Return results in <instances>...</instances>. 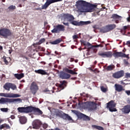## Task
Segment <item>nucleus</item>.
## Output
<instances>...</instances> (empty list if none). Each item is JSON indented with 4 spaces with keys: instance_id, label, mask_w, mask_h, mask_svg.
<instances>
[{
    "instance_id": "obj_23",
    "label": "nucleus",
    "mask_w": 130,
    "mask_h": 130,
    "mask_svg": "<svg viewBox=\"0 0 130 130\" xmlns=\"http://www.w3.org/2000/svg\"><path fill=\"white\" fill-rule=\"evenodd\" d=\"M67 85H68V82L66 80H63L60 81V84H59V87L62 90H63L64 88L67 87Z\"/></svg>"
},
{
    "instance_id": "obj_38",
    "label": "nucleus",
    "mask_w": 130,
    "mask_h": 130,
    "mask_svg": "<svg viewBox=\"0 0 130 130\" xmlns=\"http://www.w3.org/2000/svg\"><path fill=\"white\" fill-rule=\"evenodd\" d=\"M15 77L16 79H18V80H21L22 78H24V74L21 73V74H17L15 75Z\"/></svg>"
},
{
    "instance_id": "obj_17",
    "label": "nucleus",
    "mask_w": 130,
    "mask_h": 130,
    "mask_svg": "<svg viewBox=\"0 0 130 130\" xmlns=\"http://www.w3.org/2000/svg\"><path fill=\"white\" fill-rule=\"evenodd\" d=\"M79 12L80 13H91L92 9H88L87 7L85 6H81L79 9Z\"/></svg>"
},
{
    "instance_id": "obj_4",
    "label": "nucleus",
    "mask_w": 130,
    "mask_h": 130,
    "mask_svg": "<svg viewBox=\"0 0 130 130\" xmlns=\"http://www.w3.org/2000/svg\"><path fill=\"white\" fill-rule=\"evenodd\" d=\"M18 101H22L21 99H9L2 98L0 99V104H6V103H13V102H18Z\"/></svg>"
},
{
    "instance_id": "obj_44",
    "label": "nucleus",
    "mask_w": 130,
    "mask_h": 130,
    "mask_svg": "<svg viewBox=\"0 0 130 130\" xmlns=\"http://www.w3.org/2000/svg\"><path fill=\"white\" fill-rule=\"evenodd\" d=\"M1 111H3V112H8V111L9 110V109L8 108H1Z\"/></svg>"
},
{
    "instance_id": "obj_34",
    "label": "nucleus",
    "mask_w": 130,
    "mask_h": 130,
    "mask_svg": "<svg viewBox=\"0 0 130 130\" xmlns=\"http://www.w3.org/2000/svg\"><path fill=\"white\" fill-rule=\"evenodd\" d=\"M130 28V25H127V26H123V28L121 29V32L122 33H124L125 34V32H126V30L127 29H129Z\"/></svg>"
},
{
    "instance_id": "obj_63",
    "label": "nucleus",
    "mask_w": 130,
    "mask_h": 130,
    "mask_svg": "<svg viewBox=\"0 0 130 130\" xmlns=\"http://www.w3.org/2000/svg\"><path fill=\"white\" fill-rule=\"evenodd\" d=\"M94 64H96V63H97V61L96 60L94 61Z\"/></svg>"
},
{
    "instance_id": "obj_41",
    "label": "nucleus",
    "mask_w": 130,
    "mask_h": 130,
    "mask_svg": "<svg viewBox=\"0 0 130 130\" xmlns=\"http://www.w3.org/2000/svg\"><path fill=\"white\" fill-rule=\"evenodd\" d=\"M8 10H10V11H11L12 10H16V6L11 5L8 7Z\"/></svg>"
},
{
    "instance_id": "obj_19",
    "label": "nucleus",
    "mask_w": 130,
    "mask_h": 130,
    "mask_svg": "<svg viewBox=\"0 0 130 130\" xmlns=\"http://www.w3.org/2000/svg\"><path fill=\"white\" fill-rule=\"evenodd\" d=\"M63 17L64 19L68 20V21L70 22V23L75 20V17H74V16L68 13L63 14Z\"/></svg>"
},
{
    "instance_id": "obj_8",
    "label": "nucleus",
    "mask_w": 130,
    "mask_h": 130,
    "mask_svg": "<svg viewBox=\"0 0 130 130\" xmlns=\"http://www.w3.org/2000/svg\"><path fill=\"white\" fill-rule=\"evenodd\" d=\"M98 54L99 56H101V57H103V58L112 57V52L111 51L104 52L101 51L98 52Z\"/></svg>"
},
{
    "instance_id": "obj_61",
    "label": "nucleus",
    "mask_w": 130,
    "mask_h": 130,
    "mask_svg": "<svg viewBox=\"0 0 130 130\" xmlns=\"http://www.w3.org/2000/svg\"><path fill=\"white\" fill-rule=\"evenodd\" d=\"M55 54H58V53L56 51H55Z\"/></svg>"
},
{
    "instance_id": "obj_51",
    "label": "nucleus",
    "mask_w": 130,
    "mask_h": 130,
    "mask_svg": "<svg viewBox=\"0 0 130 130\" xmlns=\"http://www.w3.org/2000/svg\"><path fill=\"white\" fill-rule=\"evenodd\" d=\"M126 45H127L128 47H130V41H128L126 42Z\"/></svg>"
},
{
    "instance_id": "obj_49",
    "label": "nucleus",
    "mask_w": 130,
    "mask_h": 130,
    "mask_svg": "<svg viewBox=\"0 0 130 130\" xmlns=\"http://www.w3.org/2000/svg\"><path fill=\"white\" fill-rule=\"evenodd\" d=\"M125 93L128 95V96H129L130 95V90H125Z\"/></svg>"
},
{
    "instance_id": "obj_15",
    "label": "nucleus",
    "mask_w": 130,
    "mask_h": 130,
    "mask_svg": "<svg viewBox=\"0 0 130 130\" xmlns=\"http://www.w3.org/2000/svg\"><path fill=\"white\" fill-rule=\"evenodd\" d=\"M42 124L41 121L39 120H35L32 122L33 128L36 129H38L40 128V126Z\"/></svg>"
},
{
    "instance_id": "obj_11",
    "label": "nucleus",
    "mask_w": 130,
    "mask_h": 130,
    "mask_svg": "<svg viewBox=\"0 0 130 130\" xmlns=\"http://www.w3.org/2000/svg\"><path fill=\"white\" fill-rule=\"evenodd\" d=\"M70 24H72L74 26H84V25H89V24H91V21H80L78 22L75 20H72Z\"/></svg>"
},
{
    "instance_id": "obj_39",
    "label": "nucleus",
    "mask_w": 130,
    "mask_h": 130,
    "mask_svg": "<svg viewBox=\"0 0 130 130\" xmlns=\"http://www.w3.org/2000/svg\"><path fill=\"white\" fill-rule=\"evenodd\" d=\"M81 96H83V97H85L84 99V100L86 101V100H87V99L86 98H90V97H91V95H89V94H86L85 93H81L80 94Z\"/></svg>"
},
{
    "instance_id": "obj_33",
    "label": "nucleus",
    "mask_w": 130,
    "mask_h": 130,
    "mask_svg": "<svg viewBox=\"0 0 130 130\" xmlns=\"http://www.w3.org/2000/svg\"><path fill=\"white\" fill-rule=\"evenodd\" d=\"M44 42H45V39L44 38L41 39L39 41V42L33 44V46H34L35 47H36V45H40V44H42V43H43Z\"/></svg>"
},
{
    "instance_id": "obj_58",
    "label": "nucleus",
    "mask_w": 130,
    "mask_h": 130,
    "mask_svg": "<svg viewBox=\"0 0 130 130\" xmlns=\"http://www.w3.org/2000/svg\"><path fill=\"white\" fill-rule=\"evenodd\" d=\"M124 63H125V64L127 65V64H128V62H127V61H125Z\"/></svg>"
},
{
    "instance_id": "obj_55",
    "label": "nucleus",
    "mask_w": 130,
    "mask_h": 130,
    "mask_svg": "<svg viewBox=\"0 0 130 130\" xmlns=\"http://www.w3.org/2000/svg\"><path fill=\"white\" fill-rule=\"evenodd\" d=\"M127 22H130V15L129 16V17L128 18H127Z\"/></svg>"
},
{
    "instance_id": "obj_46",
    "label": "nucleus",
    "mask_w": 130,
    "mask_h": 130,
    "mask_svg": "<svg viewBox=\"0 0 130 130\" xmlns=\"http://www.w3.org/2000/svg\"><path fill=\"white\" fill-rule=\"evenodd\" d=\"M84 45L85 46H92V45H91L89 42L84 44Z\"/></svg>"
},
{
    "instance_id": "obj_54",
    "label": "nucleus",
    "mask_w": 130,
    "mask_h": 130,
    "mask_svg": "<svg viewBox=\"0 0 130 130\" xmlns=\"http://www.w3.org/2000/svg\"><path fill=\"white\" fill-rule=\"evenodd\" d=\"M92 28H93V29H98L97 28V25H94L92 26Z\"/></svg>"
},
{
    "instance_id": "obj_7",
    "label": "nucleus",
    "mask_w": 130,
    "mask_h": 130,
    "mask_svg": "<svg viewBox=\"0 0 130 130\" xmlns=\"http://www.w3.org/2000/svg\"><path fill=\"white\" fill-rule=\"evenodd\" d=\"M115 106H116V103L114 102V101H110L107 104V108L111 112H116L117 111V109L115 108Z\"/></svg>"
},
{
    "instance_id": "obj_20",
    "label": "nucleus",
    "mask_w": 130,
    "mask_h": 130,
    "mask_svg": "<svg viewBox=\"0 0 130 130\" xmlns=\"http://www.w3.org/2000/svg\"><path fill=\"white\" fill-rule=\"evenodd\" d=\"M78 117L79 118H81L82 119H83L85 121H89V120H90V117L82 113H80L79 114H78Z\"/></svg>"
},
{
    "instance_id": "obj_47",
    "label": "nucleus",
    "mask_w": 130,
    "mask_h": 130,
    "mask_svg": "<svg viewBox=\"0 0 130 130\" xmlns=\"http://www.w3.org/2000/svg\"><path fill=\"white\" fill-rule=\"evenodd\" d=\"M78 38H79V37H78L77 35H74L73 36V39H78Z\"/></svg>"
},
{
    "instance_id": "obj_50",
    "label": "nucleus",
    "mask_w": 130,
    "mask_h": 130,
    "mask_svg": "<svg viewBox=\"0 0 130 130\" xmlns=\"http://www.w3.org/2000/svg\"><path fill=\"white\" fill-rule=\"evenodd\" d=\"M21 57H23V58H25V59H26V60H28V59H29V58H28V57H26L24 55H22Z\"/></svg>"
},
{
    "instance_id": "obj_25",
    "label": "nucleus",
    "mask_w": 130,
    "mask_h": 130,
    "mask_svg": "<svg viewBox=\"0 0 130 130\" xmlns=\"http://www.w3.org/2000/svg\"><path fill=\"white\" fill-rule=\"evenodd\" d=\"M61 118H62L63 119H64L65 120H72V117L69 115L68 114H66L63 112V114H62V117Z\"/></svg>"
},
{
    "instance_id": "obj_40",
    "label": "nucleus",
    "mask_w": 130,
    "mask_h": 130,
    "mask_svg": "<svg viewBox=\"0 0 130 130\" xmlns=\"http://www.w3.org/2000/svg\"><path fill=\"white\" fill-rule=\"evenodd\" d=\"M3 61H4V62H5V64L8 66V64H9V61H8V59H7V57H6L5 56H3Z\"/></svg>"
},
{
    "instance_id": "obj_9",
    "label": "nucleus",
    "mask_w": 130,
    "mask_h": 130,
    "mask_svg": "<svg viewBox=\"0 0 130 130\" xmlns=\"http://www.w3.org/2000/svg\"><path fill=\"white\" fill-rule=\"evenodd\" d=\"M30 90L31 94L36 95V93L38 92L39 90V87L37 85V83L35 82H32L30 85Z\"/></svg>"
},
{
    "instance_id": "obj_30",
    "label": "nucleus",
    "mask_w": 130,
    "mask_h": 130,
    "mask_svg": "<svg viewBox=\"0 0 130 130\" xmlns=\"http://www.w3.org/2000/svg\"><path fill=\"white\" fill-rule=\"evenodd\" d=\"M66 73H68V74H71V75H78V73L72 70H70L68 68H66L64 70Z\"/></svg>"
},
{
    "instance_id": "obj_64",
    "label": "nucleus",
    "mask_w": 130,
    "mask_h": 130,
    "mask_svg": "<svg viewBox=\"0 0 130 130\" xmlns=\"http://www.w3.org/2000/svg\"><path fill=\"white\" fill-rule=\"evenodd\" d=\"M75 62H78V60H75Z\"/></svg>"
},
{
    "instance_id": "obj_32",
    "label": "nucleus",
    "mask_w": 130,
    "mask_h": 130,
    "mask_svg": "<svg viewBox=\"0 0 130 130\" xmlns=\"http://www.w3.org/2000/svg\"><path fill=\"white\" fill-rule=\"evenodd\" d=\"M10 125L8 124H3L0 126V129H9L10 128Z\"/></svg>"
},
{
    "instance_id": "obj_52",
    "label": "nucleus",
    "mask_w": 130,
    "mask_h": 130,
    "mask_svg": "<svg viewBox=\"0 0 130 130\" xmlns=\"http://www.w3.org/2000/svg\"><path fill=\"white\" fill-rule=\"evenodd\" d=\"M63 25H65V26H69V23L68 22H63Z\"/></svg>"
},
{
    "instance_id": "obj_59",
    "label": "nucleus",
    "mask_w": 130,
    "mask_h": 130,
    "mask_svg": "<svg viewBox=\"0 0 130 130\" xmlns=\"http://www.w3.org/2000/svg\"><path fill=\"white\" fill-rule=\"evenodd\" d=\"M127 103L128 104H130V100H127Z\"/></svg>"
},
{
    "instance_id": "obj_48",
    "label": "nucleus",
    "mask_w": 130,
    "mask_h": 130,
    "mask_svg": "<svg viewBox=\"0 0 130 130\" xmlns=\"http://www.w3.org/2000/svg\"><path fill=\"white\" fill-rule=\"evenodd\" d=\"M48 127V125H47V124H44L43 125V128H47Z\"/></svg>"
},
{
    "instance_id": "obj_13",
    "label": "nucleus",
    "mask_w": 130,
    "mask_h": 130,
    "mask_svg": "<svg viewBox=\"0 0 130 130\" xmlns=\"http://www.w3.org/2000/svg\"><path fill=\"white\" fill-rule=\"evenodd\" d=\"M124 76V71L120 70L113 74L112 77L114 79H120Z\"/></svg>"
},
{
    "instance_id": "obj_16",
    "label": "nucleus",
    "mask_w": 130,
    "mask_h": 130,
    "mask_svg": "<svg viewBox=\"0 0 130 130\" xmlns=\"http://www.w3.org/2000/svg\"><path fill=\"white\" fill-rule=\"evenodd\" d=\"M111 18L113 19V20H115V23H116V24H118V23H119V20H120L122 19V17L116 14H112Z\"/></svg>"
},
{
    "instance_id": "obj_35",
    "label": "nucleus",
    "mask_w": 130,
    "mask_h": 130,
    "mask_svg": "<svg viewBox=\"0 0 130 130\" xmlns=\"http://www.w3.org/2000/svg\"><path fill=\"white\" fill-rule=\"evenodd\" d=\"M77 4L78 5H82V7H85L86 8L88 7V3L85 1H78Z\"/></svg>"
},
{
    "instance_id": "obj_45",
    "label": "nucleus",
    "mask_w": 130,
    "mask_h": 130,
    "mask_svg": "<svg viewBox=\"0 0 130 130\" xmlns=\"http://www.w3.org/2000/svg\"><path fill=\"white\" fill-rule=\"evenodd\" d=\"M125 78L126 79L130 78V73H126L125 75Z\"/></svg>"
},
{
    "instance_id": "obj_42",
    "label": "nucleus",
    "mask_w": 130,
    "mask_h": 130,
    "mask_svg": "<svg viewBox=\"0 0 130 130\" xmlns=\"http://www.w3.org/2000/svg\"><path fill=\"white\" fill-rule=\"evenodd\" d=\"M97 5L95 4H90L89 9H91L92 11H93V9H94V8H97Z\"/></svg>"
},
{
    "instance_id": "obj_29",
    "label": "nucleus",
    "mask_w": 130,
    "mask_h": 130,
    "mask_svg": "<svg viewBox=\"0 0 130 130\" xmlns=\"http://www.w3.org/2000/svg\"><path fill=\"white\" fill-rule=\"evenodd\" d=\"M62 41V39L59 38L54 41L51 42L50 43L53 45H55L56 44H59V43H60V42H61Z\"/></svg>"
},
{
    "instance_id": "obj_12",
    "label": "nucleus",
    "mask_w": 130,
    "mask_h": 130,
    "mask_svg": "<svg viewBox=\"0 0 130 130\" xmlns=\"http://www.w3.org/2000/svg\"><path fill=\"white\" fill-rule=\"evenodd\" d=\"M0 96L1 97H6L7 98H17V97H21V95L18 94L6 93H0Z\"/></svg>"
},
{
    "instance_id": "obj_3",
    "label": "nucleus",
    "mask_w": 130,
    "mask_h": 130,
    "mask_svg": "<svg viewBox=\"0 0 130 130\" xmlns=\"http://www.w3.org/2000/svg\"><path fill=\"white\" fill-rule=\"evenodd\" d=\"M13 35V32L9 28H3L0 29V36L4 38H7Z\"/></svg>"
},
{
    "instance_id": "obj_36",
    "label": "nucleus",
    "mask_w": 130,
    "mask_h": 130,
    "mask_svg": "<svg viewBox=\"0 0 130 130\" xmlns=\"http://www.w3.org/2000/svg\"><path fill=\"white\" fill-rule=\"evenodd\" d=\"M91 127L93 128V129H98V130H104V128L101 126H98L96 125H92Z\"/></svg>"
},
{
    "instance_id": "obj_43",
    "label": "nucleus",
    "mask_w": 130,
    "mask_h": 130,
    "mask_svg": "<svg viewBox=\"0 0 130 130\" xmlns=\"http://www.w3.org/2000/svg\"><path fill=\"white\" fill-rule=\"evenodd\" d=\"M101 89L102 91V92H107V89H106V88L104 87V86H102L101 87Z\"/></svg>"
},
{
    "instance_id": "obj_53",
    "label": "nucleus",
    "mask_w": 130,
    "mask_h": 130,
    "mask_svg": "<svg viewBox=\"0 0 130 130\" xmlns=\"http://www.w3.org/2000/svg\"><path fill=\"white\" fill-rule=\"evenodd\" d=\"M11 119H15V117L14 115H11Z\"/></svg>"
},
{
    "instance_id": "obj_21",
    "label": "nucleus",
    "mask_w": 130,
    "mask_h": 130,
    "mask_svg": "<svg viewBox=\"0 0 130 130\" xmlns=\"http://www.w3.org/2000/svg\"><path fill=\"white\" fill-rule=\"evenodd\" d=\"M121 111H122V112L125 114H128L130 112V105H127L124 106L123 108L121 109Z\"/></svg>"
},
{
    "instance_id": "obj_37",
    "label": "nucleus",
    "mask_w": 130,
    "mask_h": 130,
    "mask_svg": "<svg viewBox=\"0 0 130 130\" xmlns=\"http://www.w3.org/2000/svg\"><path fill=\"white\" fill-rule=\"evenodd\" d=\"M63 113V112L61 111H57L55 112V115H56V116H57L58 117H60V118H61Z\"/></svg>"
},
{
    "instance_id": "obj_10",
    "label": "nucleus",
    "mask_w": 130,
    "mask_h": 130,
    "mask_svg": "<svg viewBox=\"0 0 130 130\" xmlns=\"http://www.w3.org/2000/svg\"><path fill=\"white\" fill-rule=\"evenodd\" d=\"M3 88L7 91H10V89H12V90H16V89H17V86L13 83L7 82L3 86Z\"/></svg>"
},
{
    "instance_id": "obj_26",
    "label": "nucleus",
    "mask_w": 130,
    "mask_h": 130,
    "mask_svg": "<svg viewBox=\"0 0 130 130\" xmlns=\"http://www.w3.org/2000/svg\"><path fill=\"white\" fill-rule=\"evenodd\" d=\"M107 28H108V31L109 32H110V31H112L114 29H115L116 28V25L113 24H109L107 25Z\"/></svg>"
},
{
    "instance_id": "obj_27",
    "label": "nucleus",
    "mask_w": 130,
    "mask_h": 130,
    "mask_svg": "<svg viewBox=\"0 0 130 130\" xmlns=\"http://www.w3.org/2000/svg\"><path fill=\"white\" fill-rule=\"evenodd\" d=\"M19 121L21 124H25L27 122V118L25 116H21L19 118Z\"/></svg>"
},
{
    "instance_id": "obj_22",
    "label": "nucleus",
    "mask_w": 130,
    "mask_h": 130,
    "mask_svg": "<svg viewBox=\"0 0 130 130\" xmlns=\"http://www.w3.org/2000/svg\"><path fill=\"white\" fill-rule=\"evenodd\" d=\"M60 78L62 79L68 80L71 78V75L64 72H62L60 74Z\"/></svg>"
},
{
    "instance_id": "obj_6",
    "label": "nucleus",
    "mask_w": 130,
    "mask_h": 130,
    "mask_svg": "<svg viewBox=\"0 0 130 130\" xmlns=\"http://www.w3.org/2000/svg\"><path fill=\"white\" fill-rule=\"evenodd\" d=\"M62 0H47L44 5H43L41 8H37V10H47V8L51 5V4H54V3H57L58 2H61Z\"/></svg>"
},
{
    "instance_id": "obj_24",
    "label": "nucleus",
    "mask_w": 130,
    "mask_h": 130,
    "mask_svg": "<svg viewBox=\"0 0 130 130\" xmlns=\"http://www.w3.org/2000/svg\"><path fill=\"white\" fill-rule=\"evenodd\" d=\"M35 72H36V74H39L40 75H47V76H49V74H48L47 72H45V70H43L42 69L35 70Z\"/></svg>"
},
{
    "instance_id": "obj_2",
    "label": "nucleus",
    "mask_w": 130,
    "mask_h": 130,
    "mask_svg": "<svg viewBox=\"0 0 130 130\" xmlns=\"http://www.w3.org/2000/svg\"><path fill=\"white\" fill-rule=\"evenodd\" d=\"M82 106L88 110H95L97 109V104L94 102H86L82 103Z\"/></svg>"
},
{
    "instance_id": "obj_60",
    "label": "nucleus",
    "mask_w": 130,
    "mask_h": 130,
    "mask_svg": "<svg viewBox=\"0 0 130 130\" xmlns=\"http://www.w3.org/2000/svg\"><path fill=\"white\" fill-rule=\"evenodd\" d=\"M3 49V46H0V50H2Z\"/></svg>"
},
{
    "instance_id": "obj_31",
    "label": "nucleus",
    "mask_w": 130,
    "mask_h": 130,
    "mask_svg": "<svg viewBox=\"0 0 130 130\" xmlns=\"http://www.w3.org/2000/svg\"><path fill=\"white\" fill-rule=\"evenodd\" d=\"M100 32H101V33H107V32H109L107 25L101 28Z\"/></svg>"
},
{
    "instance_id": "obj_18",
    "label": "nucleus",
    "mask_w": 130,
    "mask_h": 130,
    "mask_svg": "<svg viewBox=\"0 0 130 130\" xmlns=\"http://www.w3.org/2000/svg\"><path fill=\"white\" fill-rule=\"evenodd\" d=\"M114 87L115 90L117 92H122V91H125V89L120 84H115Z\"/></svg>"
},
{
    "instance_id": "obj_62",
    "label": "nucleus",
    "mask_w": 130,
    "mask_h": 130,
    "mask_svg": "<svg viewBox=\"0 0 130 130\" xmlns=\"http://www.w3.org/2000/svg\"><path fill=\"white\" fill-rule=\"evenodd\" d=\"M19 8H22V6L21 4H20V5H19Z\"/></svg>"
},
{
    "instance_id": "obj_5",
    "label": "nucleus",
    "mask_w": 130,
    "mask_h": 130,
    "mask_svg": "<svg viewBox=\"0 0 130 130\" xmlns=\"http://www.w3.org/2000/svg\"><path fill=\"white\" fill-rule=\"evenodd\" d=\"M66 27L61 24H58L54 26V28L51 30V32L53 34L60 33V32H64Z\"/></svg>"
},
{
    "instance_id": "obj_1",
    "label": "nucleus",
    "mask_w": 130,
    "mask_h": 130,
    "mask_svg": "<svg viewBox=\"0 0 130 130\" xmlns=\"http://www.w3.org/2000/svg\"><path fill=\"white\" fill-rule=\"evenodd\" d=\"M17 110H18L19 112L20 113H31V112H34L37 115H41L43 114V112H42L40 109L32 106H27L26 107H19L18 108Z\"/></svg>"
},
{
    "instance_id": "obj_57",
    "label": "nucleus",
    "mask_w": 130,
    "mask_h": 130,
    "mask_svg": "<svg viewBox=\"0 0 130 130\" xmlns=\"http://www.w3.org/2000/svg\"><path fill=\"white\" fill-rule=\"evenodd\" d=\"M4 121V119L0 118V123H2Z\"/></svg>"
},
{
    "instance_id": "obj_56",
    "label": "nucleus",
    "mask_w": 130,
    "mask_h": 130,
    "mask_svg": "<svg viewBox=\"0 0 130 130\" xmlns=\"http://www.w3.org/2000/svg\"><path fill=\"white\" fill-rule=\"evenodd\" d=\"M41 63H42V64H46V62H44V61H41Z\"/></svg>"
},
{
    "instance_id": "obj_28",
    "label": "nucleus",
    "mask_w": 130,
    "mask_h": 130,
    "mask_svg": "<svg viewBox=\"0 0 130 130\" xmlns=\"http://www.w3.org/2000/svg\"><path fill=\"white\" fill-rule=\"evenodd\" d=\"M114 69H115V66H114V64H111L107 66V68H106V71H107V72H110L111 71H113Z\"/></svg>"
},
{
    "instance_id": "obj_14",
    "label": "nucleus",
    "mask_w": 130,
    "mask_h": 130,
    "mask_svg": "<svg viewBox=\"0 0 130 130\" xmlns=\"http://www.w3.org/2000/svg\"><path fill=\"white\" fill-rule=\"evenodd\" d=\"M114 57H126V58H128V55H126L122 52H114L112 54Z\"/></svg>"
}]
</instances>
